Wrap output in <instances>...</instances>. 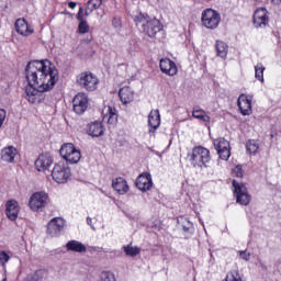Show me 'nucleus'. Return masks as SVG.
Instances as JSON below:
<instances>
[{
	"mask_svg": "<svg viewBox=\"0 0 281 281\" xmlns=\"http://www.w3.org/2000/svg\"><path fill=\"white\" fill-rule=\"evenodd\" d=\"M26 99L31 104L38 102V95L52 91L58 82V70L49 59L32 60L25 67Z\"/></svg>",
	"mask_w": 281,
	"mask_h": 281,
	"instance_id": "obj_1",
	"label": "nucleus"
},
{
	"mask_svg": "<svg viewBox=\"0 0 281 281\" xmlns=\"http://www.w3.org/2000/svg\"><path fill=\"white\" fill-rule=\"evenodd\" d=\"M189 161L193 168H209L210 161H212V156H210V149L203 146H195L192 153L188 155Z\"/></svg>",
	"mask_w": 281,
	"mask_h": 281,
	"instance_id": "obj_2",
	"label": "nucleus"
},
{
	"mask_svg": "<svg viewBox=\"0 0 281 281\" xmlns=\"http://www.w3.org/2000/svg\"><path fill=\"white\" fill-rule=\"evenodd\" d=\"M76 82L85 91H95L100 85V79L91 71H83L78 75Z\"/></svg>",
	"mask_w": 281,
	"mask_h": 281,
	"instance_id": "obj_3",
	"label": "nucleus"
},
{
	"mask_svg": "<svg viewBox=\"0 0 281 281\" xmlns=\"http://www.w3.org/2000/svg\"><path fill=\"white\" fill-rule=\"evenodd\" d=\"M47 205H49V195L44 191L33 193L29 200L32 212H45Z\"/></svg>",
	"mask_w": 281,
	"mask_h": 281,
	"instance_id": "obj_4",
	"label": "nucleus"
},
{
	"mask_svg": "<svg viewBox=\"0 0 281 281\" xmlns=\"http://www.w3.org/2000/svg\"><path fill=\"white\" fill-rule=\"evenodd\" d=\"M201 21L207 30H216L221 25V13L214 9H206L202 12Z\"/></svg>",
	"mask_w": 281,
	"mask_h": 281,
	"instance_id": "obj_5",
	"label": "nucleus"
},
{
	"mask_svg": "<svg viewBox=\"0 0 281 281\" xmlns=\"http://www.w3.org/2000/svg\"><path fill=\"white\" fill-rule=\"evenodd\" d=\"M59 155L68 164H78L82 157L80 150L76 149V146L71 143L64 144L59 150Z\"/></svg>",
	"mask_w": 281,
	"mask_h": 281,
	"instance_id": "obj_6",
	"label": "nucleus"
},
{
	"mask_svg": "<svg viewBox=\"0 0 281 281\" xmlns=\"http://www.w3.org/2000/svg\"><path fill=\"white\" fill-rule=\"evenodd\" d=\"M232 186L234 188L233 192L236 196V203L239 205H248L251 202V195L247 191V187L236 180H233Z\"/></svg>",
	"mask_w": 281,
	"mask_h": 281,
	"instance_id": "obj_7",
	"label": "nucleus"
},
{
	"mask_svg": "<svg viewBox=\"0 0 281 281\" xmlns=\"http://www.w3.org/2000/svg\"><path fill=\"white\" fill-rule=\"evenodd\" d=\"M52 177L56 183H67L71 177V169L64 162L56 164L52 170Z\"/></svg>",
	"mask_w": 281,
	"mask_h": 281,
	"instance_id": "obj_8",
	"label": "nucleus"
},
{
	"mask_svg": "<svg viewBox=\"0 0 281 281\" xmlns=\"http://www.w3.org/2000/svg\"><path fill=\"white\" fill-rule=\"evenodd\" d=\"M65 229V220L63 217H54L47 224L46 234L52 238H58Z\"/></svg>",
	"mask_w": 281,
	"mask_h": 281,
	"instance_id": "obj_9",
	"label": "nucleus"
},
{
	"mask_svg": "<svg viewBox=\"0 0 281 281\" xmlns=\"http://www.w3.org/2000/svg\"><path fill=\"white\" fill-rule=\"evenodd\" d=\"M89 108V97L87 93L79 92L72 99V109L77 115H82L85 111Z\"/></svg>",
	"mask_w": 281,
	"mask_h": 281,
	"instance_id": "obj_10",
	"label": "nucleus"
},
{
	"mask_svg": "<svg viewBox=\"0 0 281 281\" xmlns=\"http://www.w3.org/2000/svg\"><path fill=\"white\" fill-rule=\"evenodd\" d=\"M214 147L217 151V155L220 159H223L224 161H227L229 157L232 156V151L229 149V142L225 138H218L214 140Z\"/></svg>",
	"mask_w": 281,
	"mask_h": 281,
	"instance_id": "obj_11",
	"label": "nucleus"
},
{
	"mask_svg": "<svg viewBox=\"0 0 281 281\" xmlns=\"http://www.w3.org/2000/svg\"><path fill=\"white\" fill-rule=\"evenodd\" d=\"M54 164V157L49 153H43L35 160V168L38 172H47Z\"/></svg>",
	"mask_w": 281,
	"mask_h": 281,
	"instance_id": "obj_12",
	"label": "nucleus"
},
{
	"mask_svg": "<svg viewBox=\"0 0 281 281\" xmlns=\"http://www.w3.org/2000/svg\"><path fill=\"white\" fill-rule=\"evenodd\" d=\"M143 32L147 34L150 38H155L157 35V32H161L164 30V26H161V22L157 19H149L145 23V26L142 27Z\"/></svg>",
	"mask_w": 281,
	"mask_h": 281,
	"instance_id": "obj_13",
	"label": "nucleus"
},
{
	"mask_svg": "<svg viewBox=\"0 0 281 281\" xmlns=\"http://www.w3.org/2000/svg\"><path fill=\"white\" fill-rule=\"evenodd\" d=\"M255 27H267L269 25V11L265 8H259L254 13Z\"/></svg>",
	"mask_w": 281,
	"mask_h": 281,
	"instance_id": "obj_14",
	"label": "nucleus"
},
{
	"mask_svg": "<svg viewBox=\"0 0 281 281\" xmlns=\"http://www.w3.org/2000/svg\"><path fill=\"white\" fill-rule=\"evenodd\" d=\"M86 131L90 137H103L106 128L101 121H94L88 123Z\"/></svg>",
	"mask_w": 281,
	"mask_h": 281,
	"instance_id": "obj_15",
	"label": "nucleus"
},
{
	"mask_svg": "<svg viewBox=\"0 0 281 281\" xmlns=\"http://www.w3.org/2000/svg\"><path fill=\"white\" fill-rule=\"evenodd\" d=\"M135 184L140 192H146L153 188V176L150 172H143L137 177Z\"/></svg>",
	"mask_w": 281,
	"mask_h": 281,
	"instance_id": "obj_16",
	"label": "nucleus"
},
{
	"mask_svg": "<svg viewBox=\"0 0 281 281\" xmlns=\"http://www.w3.org/2000/svg\"><path fill=\"white\" fill-rule=\"evenodd\" d=\"M15 32L21 36H32L34 34V27L27 23L24 18L18 19L14 23Z\"/></svg>",
	"mask_w": 281,
	"mask_h": 281,
	"instance_id": "obj_17",
	"label": "nucleus"
},
{
	"mask_svg": "<svg viewBox=\"0 0 281 281\" xmlns=\"http://www.w3.org/2000/svg\"><path fill=\"white\" fill-rule=\"evenodd\" d=\"M21 207L16 200H8L5 203V214L10 221H16L19 218V212Z\"/></svg>",
	"mask_w": 281,
	"mask_h": 281,
	"instance_id": "obj_18",
	"label": "nucleus"
},
{
	"mask_svg": "<svg viewBox=\"0 0 281 281\" xmlns=\"http://www.w3.org/2000/svg\"><path fill=\"white\" fill-rule=\"evenodd\" d=\"M160 71L167 76H177V64L170 58L160 59Z\"/></svg>",
	"mask_w": 281,
	"mask_h": 281,
	"instance_id": "obj_19",
	"label": "nucleus"
},
{
	"mask_svg": "<svg viewBox=\"0 0 281 281\" xmlns=\"http://www.w3.org/2000/svg\"><path fill=\"white\" fill-rule=\"evenodd\" d=\"M237 106L241 115H251V99L247 94H240L238 97Z\"/></svg>",
	"mask_w": 281,
	"mask_h": 281,
	"instance_id": "obj_20",
	"label": "nucleus"
},
{
	"mask_svg": "<svg viewBox=\"0 0 281 281\" xmlns=\"http://www.w3.org/2000/svg\"><path fill=\"white\" fill-rule=\"evenodd\" d=\"M148 126L149 133H155L159 126H161V115L159 114V110H151L148 115Z\"/></svg>",
	"mask_w": 281,
	"mask_h": 281,
	"instance_id": "obj_21",
	"label": "nucleus"
},
{
	"mask_svg": "<svg viewBox=\"0 0 281 281\" xmlns=\"http://www.w3.org/2000/svg\"><path fill=\"white\" fill-rule=\"evenodd\" d=\"M119 98L123 104H131L135 100V92L131 87H123L119 91Z\"/></svg>",
	"mask_w": 281,
	"mask_h": 281,
	"instance_id": "obj_22",
	"label": "nucleus"
},
{
	"mask_svg": "<svg viewBox=\"0 0 281 281\" xmlns=\"http://www.w3.org/2000/svg\"><path fill=\"white\" fill-rule=\"evenodd\" d=\"M178 225L181 227L184 238H190V236L194 234V224H192L188 218L181 217L178 220Z\"/></svg>",
	"mask_w": 281,
	"mask_h": 281,
	"instance_id": "obj_23",
	"label": "nucleus"
},
{
	"mask_svg": "<svg viewBox=\"0 0 281 281\" xmlns=\"http://www.w3.org/2000/svg\"><path fill=\"white\" fill-rule=\"evenodd\" d=\"M112 188L119 194H126V192H128V183L126 182V179L122 177H119L115 180H113Z\"/></svg>",
	"mask_w": 281,
	"mask_h": 281,
	"instance_id": "obj_24",
	"label": "nucleus"
},
{
	"mask_svg": "<svg viewBox=\"0 0 281 281\" xmlns=\"http://www.w3.org/2000/svg\"><path fill=\"white\" fill-rule=\"evenodd\" d=\"M18 150L14 146L5 147L1 150V159L2 161H8V164H12L14 161V157H16Z\"/></svg>",
	"mask_w": 281,
	"mask_h": 281,
	"instance_id": "obj_25",
	"label": "nucleus"
},
{
	"mask_svg": "<svg viewBox=\"0 0 281 281\" xmlns=\"http://www.w3.org/2000/svg\"><path fill=\"white\" fill-rule=\"evenodd\" d=\"M192 117H194L195 120H200V122H204L205 124H210V122L212 120L210 117V115H207L205 110H203V109H201L199 106H194L193 108Z\"/></svg>",
	"mask_w": 281,
	"mask_h": 281,
	"instance_id": "obj_26",
	"label": "nucleus"
},
{
	"mask_svg": "<svg viewBox=\"0 0 281 281\" xmlns=\"http://www.w3.org/2000/svg\"><path fill=\"white\" fill-rule=\"evenodd\" d=\"M215 50L216 56L225 60V58H227V53L229 52V46H227V43L217 40L215 42Z\"/></svg>",
	"mask_w": 281,
	"mask_h": 281,
	"instance_id": "obj_27",
	"label": "nucleus"
},
{
	"mask_svg": "<svg viewBox=\"0 0 281 281\" xmlns=\"http://www.w3.org/2000/svg\"><path fill=\"white\" fill-rule=\"evenodd\" d=\"M102 0H89L86 7V16H89L94 10L100 9Z\"/></svg>",
	"mask_w": 281,
	"mask_h": 281,
	"instance_id": "obj_28",
	"label": "nucleus"
},
{
	"mask_svg": "<svg viewBox=\"0 0 281 281\" xmlns=\"http://www.w3.org/2000/svg\"><path fill=\"white\" fill-rule=\"evenodd\" d=\"M47 276L45 270H36L34 274L27 276L24 281H43Z\"/></svg>",
	"mask_w": 281,
	"mask_h": 281,
	"instance_id": "obj_29",
	"label": "nucleus"
},
{
	"mask_svg": "<svg viewBox=\"0 0 281 281\" xmlns=\"http://www.w3.org/2000/svg\"><path fill=\"white\" fill-rule=\"evenodd\" d=\"M258 148H260V146L256 139H249L246 143V150L249 155H256V153H258Z\"/></svg>",
	"mask_w": 281,
	"mask_h": 281,
	"instance_id": "obj_30",
	"label": "nucleus"
},
{
	"mask_svg": "<svg viewBox=\"0 0 281 281\" xmlns=\"http://www.w3.org/2000/svg\"><path fill=\"white\" fill-rule=\"evenodd\" d=\"M255 78L260 82H265V66L262 64L255 66Z\"/></svg>",
	"mask_w": 281,
	"mask_h": 281,
	"instance_id": "obj_31",
	"label": "nucleus"
},
{
	"mask_svg": "<svg viewBox=\"0 0 281 281\" xmlns=\"http://www.w3.org/2000/svg\"><path fill=\"white\" fill-rule=\"evenodd\" d=\"M150 18L148 15H144V13H139L138 15L135 16L134 21L136 25L139 27H146V23L148 22Z\"/></svg>",
	"mask_w": 281,
	"mask_h": 281,
	"instance_id": "obj_32",
	"label": "nucleus"
},
{
	"mask_svg": "<svg viewBox=\"0 0 281 281\" xmlns=\"http://www.w3.org/2000/svg\"><path fill=\"white\" fill-rule=\"evenodd\" d=\"M109 117H108V124H116L117 123V113L115 108H108Z\"/></svg>",
	"mask_w": 281,
	"mask_h": 281,
	"instance_id": "obj_33",
	"label": "nucleus"
},
{
	"mask_svg": "<svg viewBox=\"0 0 281 281\" xmlns=\"http://www.w3.org/2000/svg\"><path fill=\"white\" fill-rule=\"evenodd\" d=\"M142 249L138 247H124V252L126 256H131V258H135V256H139Z\"/></svg>",
	"mask_w": 281,
	"mask_h": 281,
	"instance_id": "obj_34",
	"label": "nucleus"
},
{
	"mask_svg": "<svg viewBox=\"0 0 281 281\" xmlns=\"http://www.w3.org/2000/svg\"><path fill=\"white\" fill-rule=\"evenodd\" d=\"M233 177H237L238 179H243L245 177V170H243L241 165H237L233 171H232Z\"/></svg>",
	"mask_w": 281,
	"mask_h": 281,
	"instance_id": "obj_35",
	"label": "nucleus"
},
{
	"mask_svg": "<svg viewBox=\"0 0 281 281\" xmlns=\"http://www.w3.org/2000/svg\"><path fill=\"white\" fill-rule=\"evenodd\" d=\"M101 281H115V274L111 271H103L100 274Z\"/></svg>",
	"mask_w": 281,
	"mask_h": 281,
	"instance_id": "obj_36",
	"label": "nucleus"
},
{
	"mask_svg": "<svg viewBox=\"0 0 281 281\" xmlns=\"http://www.w3.org/2000/svg\"><path fill=\"white\" fill-rule=\"evenodd\" d=\"M79 34H87L89 32V24L87 21L82 20L78 25Z\"/></svg>",
	"mask_w": 281,
	"mask_h": 281,
	"instance_id": "obj_37",
	"label": "nucleus"
},
{
	"mask_svg": "<svg viewBox=\"0 0 281 281\" xmlns=\"http://www.w3.org/2000/svg\"><path fill=\"white\" fill-rule=\"evenodd\" d=\"M10 260V255L7 254L5 251L0 252V262L1 265H5Z\"/></svg>",
	"mask_w": 281,
	"mask_h": 281,
	"instance_id": "obj_38",
	"label": "nucleus"
},
{
	"mask_svg": "<svg viewBox=\"0 0 281 281\" xmlns=\"http://www.w3.org/2000/svg\"><path fill=\"white\" fill-rule=\"evenodd\" d=\"M67 251H77L78 254H85L87 247H68Z\"/></svg>",
	"mask_w": 281,
	"mask_h": 281,
	"instance_id": "obj_39",
	"label": "nucleus"
},
{
	"mask_svg": "<svg viewBox=\"0 0 281 281\" xmlns=\"http://www.w3.org/2000/svg\"><path fill=\"white\" fill-rule=\"evenodd\" d=\"M65 247H85V245L78 240L68 241Z\"/></svg>",
	"mask_w": 281,
	"mask_h": 281,
	"instance_id": "obj_40",
	"label": "nucleus"
},
{
	"mask_svg": "<svg viewBox=\"0 0 281 281\" xmlns=\"http://www.w3.org/2000/svg\"><path fill=\"white\" fill-rule=\"evenodd\" d=\"M239 256L240 258H243V260H249L251 252H249V250L246 249V250L239 251Z\"/></svg>",
	"mask_w": 281,
	"mask_h": 281,
	"instance_id": "obj_41",
	"label": "nucleus"
},
{
	"mask_svg": "<svg viewBox=\"0 0 281 281\" xmlns=\"http://www.w3.org/2000/svg\"><path fill=\"white\" fill-rule=\"evenodd\" d=\"M85 10L82 9V7L79 8V11L77 13V20L78 21H85Z\"/></svg>",
	"mask_w": 281,
	"mask_h": 281,
	"instance_id": "obj_42",
	"label": "nucleus"
},
{
	"mask_svg": "<svg viewBox=\"0 0 281 281\" xmlns=\"http://www.w3.org/2000/svg\"><path fill=\"white\" fill-rule=\"evenodd\" d=\"M3 122H5V111L0 109V128L3 126Z\"/></svg>",
	"mask_w": 281,
	"mask_h": 281,
	"instance_id": "obj_43",
	"label": "nucleus"
},
{
	"mask_svg": "<svg viewBox=\"0 0 281 281\" xmlns=\"http://www.w3.org/2000/svg\"><path fill=\"white\" fill-rule=\"evenodd\" d=\"M68 7L70 8V10H74L76 8V2H69Z\"/></svg>",
	"mask_w": 281,
	"mask_h": 281,
	"instance_id": "obj_44",
	"label": "nucleus"
},
{
	"mask_svg": "<svg viewBox=\"0 0 281 281\" xmlns=\"http://www.w3.org/2000/svg\"><path fill=\"white\" fill-rule=\"evenodd\" d=\"M272 1V3L274 4V5H280L281 4V0H271Z\"/></svg>",
	"mask_w": 281,
	"mask_h": 281,
	"instance_id": "obj_45",
	"label": "nucleus"
},
{
	"mask_svg": "<svg viewBox=\"0 0 281 281\" xmlns=\"http://www.w3.org/2000/svg\"><path fill=\"white\" fill-rule=\"evenodd\" d=\"M91 222H92L91 217H88V218H87L88 225H91Z\"/></svg>",
	"mask_w": 281,
	"mask_h": 281,
	"instance_id": "obj_46",
	"label": "nucleus"
},
{
	"mask_svg": "<svg viewBox=\"0 0 281 281\" xmlns=\"http://www.w3.org/2000/svg\"><path fill=\"white\" fill-rule=\"evenodd\" d=\"M2 281H8V278L2 279Z\"/></svg>",
	"mask_w": 281,
	"mask_h": 281,
	"instance_id": "obj_47",
	"label": "nucleus"
},
{
	"mask_svg": "<svg viewBox=\"0 0 281 281\" xmlns=\"http://www.w3.org/2000/svg\"><path fill=\"white\" fill-rule=\"evenodd\" d=\"M270 137H271V139H273V137H274L273 134H271Z\"/></svg>",
	"mask_w": 281,
	"mask_h": 281,
	"instance_id": "obj_48",
	"label": "nucleus"
},
{
	"mask_svg": "<svg viewBox=\"0 0 281 281\" xmlns=\"http://www.w3.org/2000/svg\"><path fill=\"white\" fill-rule=\"evenodd\" d=\"M126 247H131V244H128Z\"/></svg>",
	"mask_w": 281,
	"mask_h": 281,
	"instance_id": "obj_49",
	"label": "nucleus"
}]
</instances>
